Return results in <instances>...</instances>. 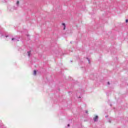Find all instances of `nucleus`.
<instances>
[{"label":"nucleus","instance_id":"obj_10","mask_svg":"<svg viewBox=\"0 0 128 128\" xmlns=\"http://www.w3.org/2000/svg\"><path fill=\"white\" fill-rule=\"evenodd\" d=\"M6 38H8V35L5 36Z\"/></svg>","mask_w":128,"mask_h":128},{"label":"nucleus","instance_id":"obj_14","mask_svg":"<svg viewBox=\"0 0 128 128\" xmlns=\"http://www.w3.org/2000/svg\"><path fill=\"white\" fill-rule=\"evenodd\" d=\"M70 126V124H68V127Z\"/></svg>","mask_w":128,"mask_h":128},{"label":"nucleus","instance_id":"obj_18","mask_svg":"<svg viewBox=\"0 0 128 128\" xmlns=\"http://www.w3.org/2000/svg\"><path fill=\"white\" fill-rule=\"evenodd\" d=\"M70 44H72V42H70Z\"/></svg>","mask_w":128,"mask_h":128},{"label":"nucleus","instance_id":"obj_13","mask_svg":"<svg viewBox=\"0 0 128 128\" xmlns=\"http://www.w3.org/2000/svg\"><path fill=\"white\" fill-rule=\"evenodd\" d=\"M14 10H16V8H15L14 7Z\"/></svg>","mask_w":128,"mask_h":128},{"label":"nucleus","instance_id":"obj_6","mask_svg":"<svg viewBox=\"0 0 128 128\" xmlns=\"http://www.w3.org/2000/svg\"><path fill=\"white\" fill-rule=\"evenodd\" d=\"M34 76H36V70H34Z\"/></svg>","mask_w":128,"mask_h":128},{"label":"nucleus","instance_id":"obj_9","mask_svg":"<svg viewBox=\"0 0 128 128\" xmlns=\"http://www.w3.org/2000/svg\"><path fill=\"white\" fill-rule=\"evenodd\" d=\"M126 22H128V19H126Z\"/></svg>","mask_w":128,"mask_h":128},{"label":"nucleus","instance_id":"obj_8","mask_svg":"<svg viewBox=\"0 0 128 128\" xmlns=\"http://www.w3.org/2000/svg\"><path fill=\"white\" fill-rule=\"evenodd\" d=\"M87 58V60L88 61V63L90 64V59L88 58Z\"/></svg>","mask_w":128,"mask_h":128},{"label":"nucleus","instance_id":"obj_5","mask_svg":"<svg viewBox=\"0 0 128 128\" xmlns=\"http://www.w3.org/2000/svg\"><path fill=\"white\" fill-rule=\"evenodd\" d=\"M28 56H30V51L28 52Z\"/></svg>","mask_w":128,"mask_h":128},{"label":"nucleus","instance_id":"obj_12","mask_svg":"<svg viewBox=\"0 0 128 128\" xmlns=\"http://www.w3.org/2000/svg\"><path fill=\"white\" fill-rule=\"evenodd\" d=\"M88 110H86V114H88Z\"/></svg>","mask_w":128,"mask_h":128},{"label":"nucleus","instance_id":"obj_2","mask_svg":"<svg viewBox=\"0 0 128 128\" xmlns=\"http://www.w3.org/2000/svg\"><path fill=\"white\" fill-rule=\"evenodd\" d=\"M12 40H14V42H18V38H12Z\"/></svg>","mask_w":128,"mask_h":128},{"label":"nucleus","instance_id":"obj_7","mask_svg":"<svg viewBox=\"0 0 128 128\" xmlns=\"http://www.w3.org/2000/svg\"><path fill=\"white\" fill-rule=\"evenodd\" d=\"M19 4H20V2H19V1H17V2H16V5L18 6Z\"/></svg>","mask_w":128,"mask_h":128},{"label":"nucleus","instance_id":"obj_3","mask_svg":"<svg viewBox=\"0 0 128 128\" xmlns=\"http://www.w3.org/2000/svg\"><path fill=\"white\" fill-rule=\"evenodd\" d=\"M8 10H9L10 12H11L12 10V7L10 6H9L8 7Z\"/></svg>","mask_w":128,"mask_h":128},{"label":"nucleus","instance_id":"obj_4","mask_svg":"<svg viewBox=\"0 0 128 128\" xmlns=\"http://www.w3.org/2000/svg\"><path fill=\"white\" fill-rule=\"evenodd\" d=\"M62 25L64 26V28L63 30H66V24L62 23Z\"/></svg>","mask_w":128,"mask_h":128},{"label":"nucleus","instance_id":"obj_17","mask_svg":"<svg viewBox=\"0 0 128 128\" xmlns=\"http://www.w3.org/2000/svg\"><path fill=\"white\" fill-rule=\"evenodd\" d=\"M80 96H79V98H80Z\"/></svg>","mask_w":128,"mask_h":128},{"label":"nucleus","instance_id":"obj_11","mask_svg":"<svg viewBox=\"0 0 128 128\" xmlns=\"http://www.w3.org/2000/svg\"><path fill=\"white\" fill-rule=\"evenodd\" d=\"M108 84L110 85V83L109 82H108Z\"/></svg>","mask_w":128,"mask_h":128},{"label":"nucleus","instance_id":"obj_1","mask_svg":"<svg viewBox=\"0 0 128 128\" xmlns=\"http://www.w3.org/2000/svg\"><path fill=\"white\" fill-rule=\"evenodd\" d=\"M93 120L94 122H96L98 120V116H96L93 118Z\"/></svg>","mask_w":128,"mask_h":128},{"label":"nucleus","instance_id":"obj_16","mask_svg":"<svg viewBox=\"0 0 128 128\" xmlns=\"http://www.w3.org/2000/svg\"><path fill=\"white\" fill-rule=\"evenodd\" d=\"M109 122H110V120H109Z\"/></svg>","mask_w":128,"mask_h":128},{"label":"nucleus","instance_id":"obj_15","mask_svg":"<svg viewBox=\"0 0 128 128\" xmlns=\"http://www.w3.org/2000/svg\"><path fill=\"white\" fill-rule=\"evenodd\" d=\"M108 116H106V118H108Z\"/></svg>","mask_w":128,"mask_h":128}]
</instances>
